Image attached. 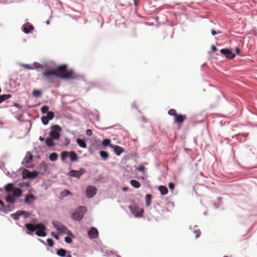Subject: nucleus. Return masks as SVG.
Masks as SVG:
<instances>
[{
    "label": "nucleus",
    "mask_w": 257,
    "mask_h": 257,
    "mask_svg": "<svg viewBox=\"0 0 257 257\" xmlns=\"http://www.w3.org/2000/svg\"><path fill=\"white\" fill-rule=\"evenodd\" d=\"M65 241L67 243H70L72 242V239L70 237L66 236L65 238Z\"/></svg>",
    "instance_id": "nucleus-42"
},
{
    "label": "nucleus",
    "mask_w": 257,
    "mask_h": 257,
    "mask_svg": "<svg viewBox=\"0 0 257 257\" xmlns=\"http://www.w3.org/2000/svg\"><path fill=\"white\" fill-rule=\"evenodd\" d=\"M168 186L171 190L174 189L175 187V185L173 183H169L168 184Z\"/></svg>",
    "instance_id": "nucleus-45"
},
{
    "label": "nucleus",
    "mask_w": 257,
    "mask_h": 257,
    "mask_svg": "<svg viewBox=\"0 0 257 257\" xmlns=\"http://www.w3.org/2000/svg\"><path fill=\"white\" fill-rule=\"evenodd\" d=\"M110 147L113 149L114 152L117 155L119 156L123 152V149L117 145H111Z\"/></svg>",
    "instance_id": "nucleus-18"
},
{
    "label": "nucleus",
    "mask_w": 257,
    "mask_h": 257,
    "mask_svg": "<svg viewBox=\"0 0 257 257\" xmlns=\"http://www.w3.org/2000/svg\"><path fill=\"white\" fill-rule=\"evenodd\" d=\"M52 131L50 133V136L54 140H58L60 135L59 132L61 131V127L58 125H54L51 126Z\"/></svg>",
    "instance_id": "nucleus-7"
},
{
    "label": "nucleus",
    "mask_w": 257,
    "mask_h": 257,
    "mask_svg": "<svg viewBox=\"0 0 257 257\" xmlns=\"http://www.w3.org/2000/svg\"><path fill=\"white\" fill-rule=\"evenodd\" d=\"M168 114L170 115H173L174 116V117L177 115V112H176V110L175 109H170L169 111H168Z\"/></svg>",
    "instance_id": "nucleus-38"
},
{
    "label": "nucleus",
    "mask_w": 257,
    "mask_h": 257,
    "mask_svg": "<svg viewBox=\"0 0 257 257\" xmlns=\"http://www.w3.org/2000/svg\"><path fill=\"white\" fill-rule=\"evenodd\" d=\"M27 233H29V234H32V233H31L30 232H28Z\"/></svg>",
    "instance_id": "nucleus-56"
},
{
    "label": "nucleus",
    "mask_w": 257,
    "mask_h": 257,
    "mask_svg": "<svg viewBox=\"0 0 257 257\" xmlns=\"http://www.w3.org/2000/svg\"><path fill=\"white\" fill-rule=\"evenodd\" d=\"M88 235L91 238H96L98 235V230L95 227H91L88 232Z\"/></svg>",
    "instance_id": "nucleus-15"
},
{
    "label": "nucleus",
    "mask_w": 257,
    "mask_h": 257,
    "mask_svg": "<svg viewBox=\"0 0 257 257\" xmlns=\"http://www.w3.org/2000/svg\"><path fill=\"white\" fill-rule=\"evenodd\" d=\"M11 97V94H4L0 95V103L9 99Z\"/></svg>",
    "instance_id": "nucleus-27"
},
{
    "label": "nucleus",
    "mask_w": 257,
    "mask_h": 257,
    "mask_svg": "<svg viewBox=\"0 0 257 257\" xmlns=\"http://www.w3.org/2000/svg\"><path fill=\"white\" fill-rule=\"evenodd\" d=\"M86 134L88 136H92V131L90 129H87L86 131Z\"/></svg>",
    "instance_id": "nucleus-43"
},
{
    "label": "nucleus",
    "mask_w": 257,
    "mask_h": 257,
    "mask_svg": "<svg viewBox=\"0 0 257 257\" xmlns=\"http://www.w3.org/2000/svg\"><path fill=\"white\" fill-rule=\"evenodd\" d=\"M186 118L187 116L186 115L177 114L174 117V123H177L179 126H181Z\"/></svg>",
    "instance_id": "nucleus-11"
},
{
    "label": "nucleus",
    "mask_w": 257,
    "mask_h": 257,
    "mask_svg": "<svg viewBox=\"0 0 257 257\" xmlns=\"http://www.w3.org/2000/svg\"><path fill=\"white\" fill-rule=\"evenodd\" d=\"M15 197L13 194H9L6 198V201L9 203H14L16 201Z\"/></svg>",
    "instance_id": "nucleus-21"
},
{
    "label": "nucleus",
    "mask_w": 257,
    "mask_h": 257,
    "mask_svg": "<svg viewBox=\"0 0 257 257\" xmlns=\"http://www.w3.org/2000/svg\"><path fill=\"white\" fill-rule=\"evenodd\" d=\"M46 116L49 120H51L54 117V114L52 111H49L47 113V115Z\"/></svg>",
    "instance_id": "nucleus-35"
},
{
    "label": "nucleus",
    "mask_w": 257,
    "mask_h": 257,
    "mask_svg": "<svg viewBox=\"0 0 257 257\" xmlns=\"http://www.w3.org/2000/svg\"><path fill=\"white\" fill-rule=\"evenodd\" d=\"M56 72L54 69L50 71H45L43 72V79L50 83H52L54 81V78L56 77Z\"/></svg>",
    "instance_id": "nucleus-5"
},
{
    "label": "nucleus",
    "mask_w": 257,
    "mask_h": 257,
    "mask_svg": "<svg viewBox=\"0 0 257 257\" xmlns=\"http://www.w3.org/2000/svg\"><path fill=\"white\" fill-rule=\"evenodd\" d=\"M39 140L41 141V142H43L44 141V139L42 137H39Z\"/></svg>",
    "instance_id": "nucleus-53"
},
{
    "label": "nucleus",
    "mask_w": 257,
    "mask_h": 257,
    "mask_svg": "<svg viewBox=\"0 0 257 257\" xmlns=\"http://www.w3.org/2000/svg\"><path fill=\"white\" fill-rule=\"evenodd\" d=\"M33 66L36 69H42L43 68V66L39 63L38 62H34L33 63Z\"/></svg>",
    "instance_id": "nucleus-40"
},
{
    "label": "nucleus",
    "mask_w": 257,
    "mask_h": 257,
    "mask_svg": "<svg viewBox=\"0 0 257 257\" xmlns=\"http://www.w3.org/2000/svg\"><path fill=\"white\" fill-rule=\"evenodd\" d=\"M5 190L7 193L13 191L14 196L16 197L21 196L22 194V190L19 188H14V185L13 183H8L5 185Z\"/></svg>",
    "instance_id": "nucleus-3"
},
{
    "label": "nucleus",
    "mask_w": 257,
    "mask_h": 257,
    "mask_svg": "<svg viewBox=\"0 0 257 257\" xmlns=\"http://www.w3.org/2000/svg\"><path fill=\"white\" fill-rule=\"evenodd\" d=\"M137 3H138V0H135L134 1V4H135V5H137Z\"/></svg>",
    "instance_id": "nucleus-55"
},
{
    "label": "nucleus",
    "mask_w": 257,
    "mask_h": 257,
    "mask_svg": "<svg viewBox=\"0 0 257 257\" xmlns=\"http://www.w3.org/2000/svg\"><path fill=\"white\" fill-rule=\"evenodd\" d=\"M23 175L24 177H27L29 178H34L38 175V173L36 171L31 172L28 170H25L23 172Z\"/></svg>",
    "instance_id": "nucleus-14"
},
{
    "label": "nucleus",
    "mask_w": 257,
    "mask_h": 257,
    "mask_svg": "<svg viewBox=\"0 0 257 257\" xmlns=\"http://www.w3.org/2000/svg\"><path fill=\"white\" fill-rule=\"evenodd\" d=\"M100 155L104 160H106L108 157V153L103 151L100 152Z\"/></svg>",
    "instance_id": "nucleus-28"
},
{
    "label": "nucleus",
    "mask_w": 257,
    "mask_h": 257,
    "mask_svg": "<svg viewBox=\"0 0 257 257\" xmlns=\"http://www.w3.org/2000/svg\"><path fill=\"white\" fill-rule=\"evenodd\" d=\"M97 189L93 186H88L86 189V195L87 198H92L96 193Z\"/></svg>",
    "instance_id": "nucleus-10"
},
{
    "label": "nucleus",
    "mask_w": 257,
    "mask_h": 257,
    "mask_svg": "<svg viewBox=\"0 0 257 257\" xmlns=\"http://www.w3.org/2000/svg\"><path fill=\"white\" fill-rule=\"evenodd\" d=\"M36 199V197L33 194H27L25 198V202L27 204H31Z\"/></svg>",
    "instance_id": "nucleus-17"
},
{
    "label": "nucleus",
    "mask_w": 257,
    "mask_h": 257,
    "mask_svg": "<svg viewBox=\"0 0 257 257\" xmlns=\"http://www.w3.org/2000/svg\"><path fill=\"white\" fill-rule=\"evenodd\" d=\"M41 120H42V123L44 124V125H46L49 122V119L46 117V115H44V116H43L42 117H41Z\"/></svg>",
    "instance_id": "nucleus-34"
},
{
    "label": "nucleus",
    "mask_w": 257,
    "mask_h": 257,
    "mask_svg": "<svg viewBox=\"0 0 257 257\" xmlns=\"http://www.w3.org/2000/svg\"><path fill=\"white\" fill-rule=\"evenodd\" d=\"M53 224L54 226L60 232L66 233L67 230V228L61 223L57 221H53Z\"/></svg>",
    "instance_id": "nucleus-13"
},
{
    "label": "nucleus",
    "mask_w": 257,
    "mask_h": 257,
    "mask_svg": "<svg viewBox=\"0 0 257 257\" xmlns=\"http://www.w3.org/2000/svg\"><path fill=\"white\" fill-rule=\"evenodd\" d=\"M56 77L65 79H71L76 78L74 71L72 70H67V66L65 64L58 66L54 69Z\"/></svg>",
    "instance_id": "nucleus-1"
},
{
    "label": "nucleus",
    "mask_w": 257,
    "mask_h": 257,
    "mask_svg": "<svg viewBox=\"0 0 257 257\" xmlns=\"http://www.w3.org/2000/svg\"><path fill=\"white\" fill-rule=\"evenodd\" d=\"M46 227L41 223L37 224V229L35 234L39 236H45L46 233Z\"/></svg>",
    "instance_id": "nucleus-8"
},
{
    "label": "nucleus",
    "mask_w": 257,
    "mask_h": 257,
    "mask_svg": "<svg viewBox=\"0 0 257 257\" xmlns=\"http://www.w3.org/2000/svg\"><path fill=\"white\" fill-rule=\"evenodd\" d=\"M45 143H46L47 146H48L49 147H53L55 145V143L53 141L52 138V139H51V138L46 139L45 140Z\"/></svg>",
    "instance_id": "nucleus-24"
},
{
    "label": "nucleus",
    "mask_w": 257,
    "mask_h": 257,
    "mask_svg": "<svg viewBox=\"0 0 257 257\" xmlns=\"http://www.w3.org/2000/svg\"><path fill=\"white\" fill-rule=\"evenodd\" d=\"M21 216L24 215L26 218L29 217L30 216V213L28 212L25 211H20Z\"/></svg>",
    "instance_id": "nucleus-39"
},
{
    "label": "nucleus",
    "mask_w": 257,
    "mask_h": 257,
    "mask_svg": "<svg viewBox=\"0 0 257 257\" xmlns=\"http://www.w3.org/2000/svg\"><path fill=\"white\" fill-rule=\"evenodd\" d=\"M42 94V92L39 90L35 89L33 91V95L34 96L38 97Z\"/></svg>",
    "instance_id": "nucleus-33"
},
{
    "label": "nucleus",
    "mask_w": 257,
    "mask_h": 257,
    "mask_svg": "<svg viewBox=\"0 0 257 257\" xmlns=\"http://www.w3.org/2000/svg\"><path fill=\"white\" fill-rule=\"evenodd\" d=\"M196 233L195 234V236H196V237H198L200 234V232L199 231V232H195Z\"/></svg>",
    "instance_id": "nucleus-51"
},
{
    "label": "nucleus",
    "mask_w": 257,
    "mask_h": 257,
    "mask_svg": "<svg viewBox=\"0 0 257 257\" xmlns=\"http://www.w3.org/2000/svg\"><path fill=\"white\" fill-rule=\"evenodd\" d=\"M211 34L213 36H214L216 34V31L214 30H211Z\"/></svg>",
    "instance_id": "nucleus-52"
},
{
    "label": "nucleus",
    "mask_w": 257,
    "mask_h": 257,
    "mask_svg": "<svg viewBox=\"0 0 257 257\" xmlns=\"http://www.w3.org/2000/svg\"><path fill=\"white\" fill-rule=\"evenodd\" d=\"M102 144L105 147L109 146L110 147V146L112 145L110 144V140L108 139L103 140L102 142Z\"/></svg>",
    "instance_id": "nucleus-32"
},
{
    "label": "nucleus",
    "mask_w": 257,
    "mask_h": 257,
    "mask_svg": "<svg viewBox=\"0 0 257 257\" xmlns=\"http://www.w3.org/2000/svg\"><path fill=\"white\" fill-rule=\"evenodd\" d=\"M65 257H72V256L70 254V252L69 251H67V252L65 255Z\"/></svg>",
    "instance_id": "nucleus-46"
},
{
    "label": "nucleus",
    "mask_w": 257,
    "mask_h": 257,
    "mask_svg": "<svg viewBox=\"0 0 257 257\" xmlns=\"http://www.w3.org/2000/svg\"><path fill=\"white\" fill-rule=\"evenodd\" d=\"M68 157L72 162L76 161L78 159L77 155L73 151H63L61 153V159L63 162H65L66 159Z\"/></svg>",
    "instance_id": "nucleus-4"
},
{
    "label": "nucleus",
    "mask_w": 257,
    "mask_h": 257,
    "mask_svg": "<svg viewBox=\"0 0 257 257\" xmlns=\"http://www.w3.org/2000/svg\"><path fill=\"white\" fill-rule=\"evenodd\" d=\"M129 209L131 213L136 217H141L143 216L144 209L136 205L129 206Z\"/></svg>",
    "instance_id": "nucleus-6"
},
{
    "label": "nucleus",
    "mask_w": 257,
    "mask_h": 257,
    "mask_svg": "<svg viewBox=\"0 0 257 257\" xmlns=\"http://www.w3.org/2000/svg\"><path fill=\"white\" fill-rule=\"evenodd\" d=\"M11 216L15 220H18L20 216H21L20 211H18L15 213L12 214L11 215Z\"/></svg>",
    "instance_id": "nucleus-31"
},
{
    "label": "nucleus",
    "mask_w": 257,
    "mask_h": 257,
    "mask_svg": "<svg viewBox=\"0 0 257 257\" xmlns=\"http://www.w3.org/2000/svg\"><path fill=\"white\" fill-rule=\"evenodd\" d=\"M47 244L50 246V247H52L54 245V241L53 240L51 239V238H48L47 239Z\"/></svg>",
    "instance_id": "nucleus-41"
},
{
    "label": "nucleus",
    "mask_w": 257,
    "mask_h": 257,
    "mask_svg": "<svg viewBox=\"0 0 257 257\" xmlns=\"http://www.w3.org/2000/svg\"><path fill=\"white\" fill-rule=\"evenodd\" d=\"M211 49L213 52H215L217 50L216 47L214 45H212L211 47Z\"/></svg>",
    "instance_id": "nucleus-49"
},
{
    "label": "nucleus",
    "mask_w": 257,
    "mask_h": 257,
    "mask_svg": "<svg viewBox=\"0 0 257 257\" xmlns=\"http://www.w3.org/2000/svg\"><path fill=\"white\" fill-rule=\"evenodd\" d=\"M130 183L132 186L136 188H139L141 186V184L138 181L135 180H131Z\"/></svg>",
    "instance_id": "nucleus-25"
},
{
    "label": "nucleus",
    "mask_w": 257,
    "mask_h": 257,
    "mask_svg": "<svg viewBox=\"0 0 257 257\" xmlns=\"http://www.w3.org/2000/svg\"><path fill=\"white\" fill-rule=\"evenodd\" d=\"M86 172V171L83 168H80L78 171L76 170H71L70 171L68 175L72 177H75L77 179H79L81 177V176L85 173Z\"/></svg>",
    "instance_id": "nucleus-9"
},
{
    "label": "nucleus",
    "mask_w": 257,
    "mask_h": 257,
    "mask_svg": "<svg viewBox=\"0 0 257 257\" xmlns=\"http://www.w3.org/2000/svg\"><path fill=\"white\" fill-rule=\"evenodd\" d=\"M0 205L2 206V207H5V204H4V203L3 201H2L1 199H0Z\"/></svg>",
    "instance_id": "nucleus-50"
},
{
    "label": "nucleus",
    "mask_w": 257,
    "mask_h": 257,
    "mask_svg": "<svg viewBox=\"0 0 257 257\" xmlns=\"http://www.w3.org/2000/svg\"><path fill=\"white\" fill-rule=\"evenodd\" d=\"M49 109V108L47 105L43 106L41 109V112L42 113H44V114L47 113L48 112H49L48 111Z\"/></svg>",
    "instance_id": "nucleus-37"
},
{
    "label": "nucleus",
    "mask_w": 257,
    "mask_h": 257,
    "mask_svg": "<svg viewBox=\"0 0 257 257\" xmlns=\"http://www.w3.org/2000/svg\"><path fill=\"white\" fill-rule=\"evenodd\" d=\"M220 53L224 55L227 58L231 59L235 57V54L228 49H222L220 50Z\"/></svg>",
    "instance_id": "nucleus-12"
},
{
    "label": "nucleus",
    "mask_w": 257,
    "mask_h": 257,
    "mask_svg": "<svg viewBox=\"0 0 257 257\" xmlns=\"http://www.w3.org/2000/svg\"><path fill=\"white\" fill-rule=\"evenodd\" d=\"M52 235L53 236H54L56 239H59V237H58V235H56L55 234H54V232H52Z\"/></svg>",
    "instance_id": "nucleus-48"
},
{
    "label": "nucleus",
    "mask_w": 257,
    "mask_h": 257,
    "mask_svg": "<svg viewBox=\"0 0 257 257\" xmlns=\"http://www.w3.org/2000/svg\"><path fill=\"white\" fill-rule=\"evenodd\" d=\"M122 190L123 191H126L127 190V187H123V188H122Z\"/></svg>",
    "instance_id": "nucleus-54"
},
{
    "label": "nucleus",
    "mask_w": 257,
    "mask_h": 257,
    "mask_svg": "<svg viewBox=\"0 0 257 257\" xmlns=\"http://www.w3.org/2000/svg\"><path fill=\"white\" fill-rule=\"evenodd\" d=\"M235 52H236L237 54H239L240 53V49L238 47H236V49H235Z\"/></svg>",
    "instance_id": "nucleus-47"
},
{
    "label": "nucleus",
    "mask_w": 257,
    "mask_h": 257,
    "mask_svg": "<svg viewBox=\"0 0 257 257\" xmlns=\"http://www.w3.org/2000/svg\"><path fill=\"white\" fill-rule=\"evenodd\" d=\"M23 66L24 67V68H27L28 69H33V68L29 65L23 64Z\"/></svg>",
    "instance_id": "nucleus-44"
},
{
    "label": "nucleus",
    "mask_w": 257,
    "mask_h": 257,
    "mask_svg": "<svg viewBox=\"0 0 257 257\" xmlns=\"http://www.w3.org/2000/svg\"><path fill=\"white\" fill-rule=\"evenodd\" d=\"M32 159H33V155L31 154L30 152H28L26 154V155L25 157L24 158V159L22 162V163L23 164H28L32 161Z\"/></svg>",
    "instance_id": "nucleus-19"
},
{
    "label": "nucleus",
    "mask_w": 257,
    "mask_h": 257,
    "mask_svg": "<svg viewBox=\"0 0 257 257\" xmlns=\"http://www.w3.org/2000/svg\"><path fill=\"white\" fill-rule=\"evenodd\" d=\"M86 211V208L84 206H79L72 214V218L76 221H80L83 217L84 213Z\"/></svg>",
    "instance_id": "nucleus-2"
},
{
    "label": "nucleus",
    "mask_w": 257,
    "mask_h": 257,
    "mask_svg": "<svg viewBox=\"0 0 257 257\" xmlns=\"http://www.w3.org/2000/svg\"><path fill=\"white\" fill-rule=\"evenodd\" d=\"M67 251L64 249L61 248L57 251V254L60 256L65 257Z\"/></svg>",
    "instance_id": "nucleus-23"
},
{
    "label": "nucleus",
    "mask_w": 257,
    "mask_h": 257,
    "mask_svg": "<svg viewBox=\"0 0 257 257\" xmlns=\"http://www.w3.org/2000/svg\"><path fill=\"white\" fill-rule=\"evenodd\" d=\"M71 194V193L70 191H69L68 190L65 189L63 191H62V192L61 193V195L62 197H65L68 195H70Z\"/></svg>",
    "instance_id": "nucleus-36"
},
{
    "label": "nucleus",
    "mask_w": 257,
    "mask_h": 257,
    "mask_svg": "<svg viewBox=\"0 0 257 257\" xmlns=\"http://www.w3.org/2000/svg\"><path fill=\"white\" fill-rule=\"evenodd\" d=\"M152 195L151 194H147L146 196V205L149 206L151 203Z\"/></svg>",
    "instance_id": "nucleus-30"
},
{
    "label": "nucleus",
    "mask_w": 257,
    "mask_h": 257,
    "mask_svg": "<svg viewBox=\"0 0 257 257\" xmlns=\"http://www.w3.org/2000/svg\"><path fill=\"white\" fill-rule=\"evenodd\" d=\"M58 159V155L56 153H53L49 155V159L52 161H56Z\"/></svg>",
    "instance_id": "nucleus-29"
},
{
    "label": "nucleus",
    "mask_w": 257,
    "mask_h": 257,
    "mask_svg": "<svg viewBox=\"0 0 257 257\" xmlns=\"http://www.w3.org/2000/svg\"><path fill=\"white\" fill-rule=\"evenodd\" d=\"M77 143L78 145L82 148H86L87 147L85 142L81 139H78L77 140Z\"/></svg>",
    "instance_id": "nucleus-26"
},
{
    "label": "nucleus",
    "mask_w": 257,
    "mask_h": 257,
    "mask_svg": "<svg viewBox=\"0 0 257 257\" xmlns=\"http://www.w3.org/2000/svg\"><path fill=\"white\" fill-rule=\"evenodd\" d=\"M159 190L163 195H166L168 193V190L165 186H160L159 187Z\"/></svg>",
    "instance_id": "nucleus-22"
},
{
    "label": "nucleus",
    "mask_w": 257,
    "mask_h": 257,
    "mask_svg": "<svg viewBox=\"0 0 257 257\" xmlns=\"http://www.w3.org/2000/svg\"><path fill=\"white\" fill-rule=\"evenodd\" d=\"M23 31L26 33H30L33 29L34 27L29 23H26L23 26Z\"/></svg>",
    "instance_id": "nucleus-16"
},
{
    "label": "nucleus",
    "mask_w": 257,
    "mask_h": 257,
    "mask_svg": "<svg viewBox=\"0 0 257 257\" xmlns=\"http://www.w3.org/2000/svg\"><path fill=\"white\" fill-rule=\"evenodd\" d=\"M25 226L27 229L31 232H34L37 229V224L36 225L31 224V223H26L25 224Z\"/></svg>",
    "instance_id": "nucleus-20"
}]
</instances>
